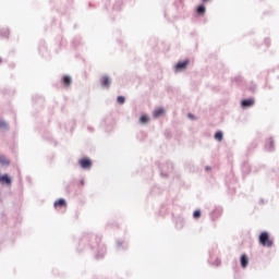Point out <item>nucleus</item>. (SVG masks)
<instances>
[{"instance_id":"nucleus-15","label":"nucleus","mask_w":279,"mask_h":279,"mask_svg":"<svg viewBox=\"0 0 279 279\" xmlns=\"http://www.w3.org/2000/svg\"><path fill=\"white\" fill-rule=\"evenodd\" d=\"M0 36H1L2 38H8V36H10V31L4 29L3 33L0 31Z\"/></svg>"},{"instance_id":"nucleus-16","label":"nucleus","mask_w":279,"mask_h":279,"mask_svg":"<svg viewBox=\"0 0 279 279\" xmlns=\"http://www.w3.org/2000/svg\"><path fill=\"white\" fill-rule=\"evenodd\" d=\"M140 121H141V123H149V117H147V116H142V117L140 118Z\"/></svg>"},{"instance_id":"nucleus-22","label":"nucleus","mask_w":279,"mask_h":279,"mask_svg":"<svg viewBox=\"0 0 279 279\" xmlns=\"http://www.w3.org/2000/svg\"><path fill=\"white\" fill-rule=\"evenodd\" d=\"M81 186H84V180H81Z\"/></svg>"},{"instance_id":"nucleus-12","label":"nucleus","mask_w":279,"mask_h":279,"mask_svg":"<svg viewBox=\"0 0 279 279\" xmlns=\"http://www.w3.org/2000/svg\"><path fill=\"white\" fill-rule=\"evenodd\" d=\"M0 163L3 166L10 165V159H8L5 156L0 155Z\"/></svg>"},{"instance_id":"nucleus-4","label":"nucleus","mask_w":279,"mask_h":279,"mask_svg":"<svg viewBox=\"0 0 279 279\" xmlns=\"http://www.w3.org/2000/svg\"><path fill=\"white\" fill-rule=\"evenodd\" d=\"M110 84H112V81H110V76L105 75L100 78V85L102 88H110Z\"/></svg>"},{"instance_id":"nucleus-1","label":"nucleus","mask_w":279,"mask_h":279,"mask_svg":"<svg viewBox=\"0 0 279 279\" xmlns=\"http://www.w3.org/2000/svg\"><path fill=\"white\" fill-rule=\"evenodd\" d=\"M259 243L264 247H271V245H274V241L271 240V238H269V233L268 232H262L260 233V235H259Z\"/></svg>"},{"instance_id":"nucleus-5","label":"nucleus","mask_w":279,"mask_h":279,"mask_svg":"<svg viewBox=\"0 0 279 279\" xmlns=\"http://www.w3.org/2000/svg\"><path fill=\"white\" fill-rule=\"evenodd\" d=\"M0 184H7V186H10L12 184V179L8 174H3L0 177Z\"/></svg>"},{"instance_id":"nucleus-18","label":"nucleus","mask_w":279,"mask_h":279,"mask_svg":"<svg viewBox=\"0 0 279 279\" xmlns=\"http://www.w3.org/2000/svg\"><path fill=\"white\" fill-rule=\"evenodd\" d=\"M194 219H199L202 217V211L195 210L193 214Z\"/></svg>"},{"instance_id":"nucleus-6","label":"nucleus","mask_w":279,"mask_h":279,"mask_svg":"<svg viewBox=\"0 0 279 279\" xmlns=\"http://www.w3.org/2000/svg\"><path fill=\"white\" fill-rule=\"evenodd\" d=\"M240 263H241V267H243V269H245V267H247V265H250V258L247 257V255L243 254L241 256Z\"/></svg>"},{"instance_id":"nucleus-2","label":"nucleus","mask_w":279,"mask_h":279,"mask_svg":"<svg viewBox=\"0 0 279 279\" xmlns=\"http://www.w3.org/2000/svg\"><path fill=\"white\" fill-rule=\"evenodd\" d=\"M189 64H191L190 60L179 61L174 66L175 73L184 72L185 69H189Z\"/></svg>"},{"instance_id":"nucleus-21","label":"nucleus","mask_w":279,"mask_h":279,"mask_svg":"<svg viewBox=\"0 0 279 279\" xmlns=\"http://www.w3.org/2000/svg\"><path fill=\"white\" fill-rule=\"evenodd\" d=\"M265 44L267 47H269V39H265Z\"/></svg>"},{"instance_id":"nucleus-19","label":"nucleus","mask_w":279,"mask_h":279,"mask_svg":"<svg viewBox=\"0 0 279 279\" xmlns=\"http://www.w3.org/2000/svg\"><path fill=\"white\" fill-rule=\"evenodd\" d=\"M234 82H235V84H241V82H243V77L238 76L234 78Z\"/></svg>"},{"instance_id":"nucleus-9","label":"nucleus","mask_w":279,"mask_h":279,"mask_svg":"<svg viewBox=\"0 0 279 279\" xmlns=\"http://www.w3.org/2000/svg\"><path fill=\"white\" fill-rule=\"evenodd\" d=\"M64 206H66V201H64V198L54 202V208H62Z\"/></svg>"},{"instance_id":"nucleus-11","label":"nucleus","mask_w":279,"mask_h":279,"mask_svg":"<svg viewBox=\"0 0 279 279\" xmlns=\"http://www.w3.org/2000/svg\"><path fill=\"white\" fill-rule=\"evenodd\" d=\"M162 116H165V109L160 108L154 111L155 119H158V117H162Z\"/></svg>"},{"instance_id":"nucleus-8","label":"nucleus","mask_w":279,"mask_h":279,"mask_svg":"<svg viewBox=\"0 0 279 279\" xmlns=\"http://www.w3.org/2000/svg\"><path fill=\"white\" fill-rule=\"evenodd\" d=\"M196 12L199 16H204L206 14V7L204 4H199Z\"/></svg>"},{"instance_id":"nucleus-20","label":"nucleus","mask_w":279,"mask_h":279,"mask_svg":"<svg viewBox=\"0 0 279 279\" xmlns=\"http://www.w3.org/2000/svg\"><path fill=\"white\" fill-rule=\"evenodd\" d=\"M189 119H195V116H193L192 113L187 114Z\"/></svg>"},{"instance_id":"nucleus-13","label":"nucleus","mask_w":279,"mask_h":279,"mask_svg":"<svg viewBox=\"0 0 279 279\" xmlns=\"http://www.w3.org/2000/svg\"><path fill=\"white\" fill-rule=\"evenodd\" d=\"M215 140L219 142L223 141V132L221 131L216 132Z\"/></svg>"},{"instance_id":"nucleus-7","label":"nucleus","mask_w":279,"mask_h":279,"mask_svg":"<svg viewBox=\"0 0 279 279\" xmlns=\"http://www.w3.org/2000/svg\"><path fill=\"white\" fill-rule=\"evenodd\" d=\"M254 104H255L254 98H246L241 100L240 102L241 106H254Z\"/></svg>"},{"instance_id":"nucleus-10","label":"nucleus","mask_w":279,"mask_h":279,"mask_svg":"<svg viewBox=\"0 0 279 279\" xmlns=\"http://www.w3.org/2000/svg\"><path fill=\"white\" fill-rule=\"evenodd\" d=\"M62 83L64 84V86H71V84L73 83V78H71V76L65 75L62 77Z\"/></svg>"},{"instance_id":"nucleus-14","label":"nucleus","mask_w":279,"mask_h":279,"mask_svg":"<svg viewBox=\"0 0 279 279\" xmlns=\"http://www.w3.org/2000/svg\"><path fill=\"white\" fill-rule=\"evenodd\" d=\"M117 104H120L121 106H123V104H125V97L124 96H118L117 97Z\"/></svg>"},{"instance_id":"nucleus-17","label":"nucleus","mask_w":279,"mask_h":279,"mask_svg":"<svg viewBox=\"0 0 279 279\" xmlns=\"http://www.w3.org/2000/svg\"><path fill=\"white\" fill-rule=\"evenodd\" d=\"M0 130H8V123L3 120H0Z\"/></svg>"},{"instance_id":"nucleus-3","label":"nucleus","mask_w":279,"mask_h":279,"mask_svg":"<svg viewBox=\"0 0 279 279\" xmlns=\"http://www.w3.org/2000/svg\"><path fill=\"white\" fill-rule=\"evenodd\" d=\"M78 165H81L82 169H90L93 167V161L90 158H82L78 160Z\"/></svg>"}]
</instances>
